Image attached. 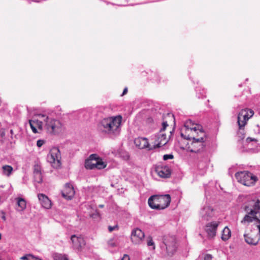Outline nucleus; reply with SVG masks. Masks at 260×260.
Instances as JSON below:
<instances>
[{
    "mask_svg": "<svg viewBox=\"0 0 260 260\" xmlns=\"http://www.w3.org/2000/svg\"><path fill=\"white\" fill-rule=\"evenodd\" d=\"M52 257L54 260H69L67 255L58 253H53Z\"/></svg>",
    "mask_w": 260,
    "mask_h": 260,
    "instance_id": "nucleus-27",
    "label": "nucleus"
},
{
    "mask_svg": "<svg viewBox=\"0 0 260 260\" xmlns=\"http://www.w3.org/2000/svg\"><path fill=\"white\" fill-rule=\"evenodd\" d=\"M145 237L144 232L139 228L133 230L131 233V239L134 244H140Z\"/></svg>",
    "mask_w": 260,
    "mask_h": 260,
    "instance_id": "nucleus-10",
    "label": "nucleus"
},
{
    "mask_svg": "<svg viewBox=\"0 0 260 260\" xmlns=\"http://www.w3.org/2000/svg\"><path fill=\"white\" fill-rule=\"evenodd\" d=\"M116 230H118V226L117 225H115L114 226L109 225L108 226V230L110 232H112V231Z\"/></svg>",
    "mask_w": 260,
    "mask_h": 260,
    "instance_id": "nucleus-34",
    "label": "nucleus"
},
{
    "mask_svg": "<svg viewBox=\"0 0 260 260\" xmlns=\"http://www.w3.org/2000/svg\"><path fill=\"white\" fill-rule=\"evenodd\" d=\"M162 199V195H153L148 200V204L149 207L153 209L161 210L162 207L161 205V200Z\"/></svg>",
    "mask_w": 260,
    "mask_h": 260,
    "instance_id": "nucleus-11",
    "label": "nucleus"
},
{
    "mask_svg": "<svg viewBox=\"0 0 260 260\" xmlns=\"http://www.w3.org/2000/svg\"><path fill=\"white\" fill-rule=\"evenodd\" d=\"M152 176L157 179V177L162 178V165L161 164L156 165L151 171Z\"/></svg>",
    "mask_w": 260,
    "mask_h": 260,
    "instance_id": "nucleus-23",
    "label": "nucleus"
},
{
    "mask_svg": "<svg viewBox=\"0 0 260 260\" xmlns=\"http://www.w3.org/2000/svg\"><path fill=\"white\" fill-rule=\"evenodd\" d=\"M71 240L73 243L74 248L80 249L85 244V240L81 236H77L75 235H72Z\"/></svg>",
    "mask_w": 260,
    "mask_h": 260,
    "instance_id": "nucleus-15",
    "label": "nucleus"
},
{
    "mask_svg": "<svg viewBox=\"0 0 260 260\" xmlns=\"http://www.w3.org/2000/svg\"><path fill=\"white\" fill-rule=\"evenodd\" d=\"M242 209L246 214L241 220L242 224H249L255 220H260V198L253 197L248 199Z\"/></svg>",
    "mask_w": 260,
    "mask_h": 260,
    "instance_id": "nucleus-2",
    "label": "nucleus"
},
{
    "mask_svg": "<svg viewBox=\"0 0 260 260\" xmlns=\"http://www.w3.org/2000/svg\"><path fill=\"white\" fill-rule=\"evenodd\" d=\"M200 214L204 219L208 220L214 215V210L212 207L207 205L201 209Z\"/></svg>",
    "mask_w": 260,
    "mask_h": 260,
    "instance_id": "nucleus-14",
    "label": "nucleus"
},
{
    "mask_svg": "<svg viewBox=\"0 0 260 260\" xmlns=\"http://www.w3.org/2000/svg\"><path fill=\"white\" fill-rule=\"evenodd\" d=\"M108 244L112 247H114L116 246V244L114 242V239H110L109 240Z\"/></svg>",
    "mask_w": 260,
    "mask_h": 260,
    "instance_id": "nucleus-36",
    "label": "nucleus"
},
{
    "mask_svg": "<svg viewBox=\"0 0 260 260\" xmlns=\"http://www.w3.org/2000/svg\"><path fill=\"white\" fill-rule=\"evenodd\" d=\"M38 199L42 206L47 209L51 207V202L48 197L43 193L38 194Z\"/></svg>",
    "mask_w": 260,
    "mask_h": 260,
    "instance_id": "nucleus-19",
    "label": "nucleus"
},
{
    "mask_svg": "<svg viewBox=\"0 0 260 260\" xmlns=\"http://www.w3.org/2000/svg\"><path fill=\"white\" fill-rule=\"evenodd\" d=\"M163 136H164V140L167 139L166 134H164Z\"/></svg>",
    "mask_w": 260,
    "mask_h": 260,
    "instance_id": "nucleus-44",
    "label": "nucleus"
},
{
    "mask_svg": "<svg viewBox=\"0 0 260 260\" xmlns=\"http://www.w3.org/2000/svg\"><path fill=\"white\" fill-rule=\"evenodd\" d=\"M47 160L54 168H59L61 165L59 149L57 147L52 148L47 155Z\"/></svg>",
    "mask_w": 260,
    "mask_h": 260,
    "instance_id": "nucleus-7",
    "label": "nucleus"
},
{
    "mask_svg": "<svg viewBox=\"0 0 260 260\" xmlns=\"http://www.w3.org/2000/svg\"><path fill=\"white\" fill-rule=\"evenodd\" d=\"M218 226V223L214 221L211 222L206 225L205 231L209 237L213 238L216 235Z\"/></svg>",
    "mask_w": 260,
    "mask_h": 260,
    "instance_id": "nucleus-16",
    "label": "nucleus"
},
{
    "mask_svg": "<svg viewBox=\"0 0 260 260\" xmlns=\"http://www.w3.org/2000/svg\"><path fill=\"white\" fill-rule=\"evenodd\" d=\"M249 139L250 140V141H253V139H251L250 138H247V139Z\"/></svg>",
    "mask_w": 260,
    "mask_h": 260,
    "instance_id": "nucleus-48",
    "label": "nucleus"
},
{
    "mask_svg": "<svg viewBox=\"0 0 260 260\" xmlns=\"http://www.w3.org/2000/svg\"><path fill=\"white\" fill-rule=\"evenodd\" d=\"M34 2H39L38 1H34Z\"/></svg>",
    "mask_w": 260,
    "mask_h": 260,
    "instance_id": "nucleus-50",
    "label": "nucleus"
},
{
    "mask_svg": "<svg viewBox=\"0 0 260 260\" xmlns=\"http://www.w3.org/2000/svg\"><path fill=\"white\" fill-rule=\"evenodd\" d=\"M186 139H191V137H188L187 138H186Z\"/></svg>",
    "mask_w": 260,
    "mask_h": 260,
    "instance_id": "nucleus-47",
    "label": "nucleus"
},
{
    "mask_svg": "<svg viewBox=\"0 0 260 260\" xmlns=\"http://www.w3.org/2000/svg\"><path fill=\"white\" fill-rule=\"evenodd\" d=\"M171 175V169L168 167L165 166L164 167V178H170Z\"/></svg>",
    "mask_w": 260,
    "mask_h": 260,
    "instance_id": "nucleus-29",
    "label": "nucleus"
},
{
    "mask_svg": "<svg viewBox=\"0 0 260 260\" xmlns=\"http://www.w3.org/2000/svg\"><path fill=\"white\" fill-rule=\"evenodd\" d=\"M212 258V256L211 254H207L205 255L204 260H211Z\"/></svg>",
    "mask_w": 260,
    "mask_h": 260,
    "instance_id": "nucleus-37",
    "label": "nucleus"
},
{
    "mask_svg": "<svg viewBox=\"0 0 260 260\" xmlns=\"http://www.w3.org/2000/svg\"><path fill=\"white\" fill-rule=\"evenodd\" d=\"M170 124L173 126H174L175 124L174 116L172 113H168L164 117V131H165L166 128Z\"/></svg>",
    "mask_w": 260,
    "mask_h": 260,
    "instance_id": "nucleus-20",
    "label": "nucleus"
},
{
    "mask_svg": "<svg viewBox=\"0 0 260 260\" xmlns=\"http://www.w3.org/2000/svg\"><path fill=\"white\" fill-rule=\"evenodd\" d=\"M17 200V207L16 210L19 212L23 211L26 207V203L24 199L18 198Z\"/></svg>",
    "mask_w": 260,
    "mask_h": 260,
    "instance_id": "nucleus-24",
    "label": "nucleus"
},
{
    "mask_svg": "<svg viewBox=\"0 0 260 260\" xmlns=\"http://www.w3.org/2000/svg\"><path fill=\"white\" fill-rule=\"evenodd\" d=\"M10 134H11V138H12V135H13V131L12 129L10 130Z\"/></svg>",
    "mask_w": 260,
    "mask_h": 260,
    "instance_id": "nucleus-43",
    "label": "nucleus"
},
{
    "mask_svg": "<svg viewBox=\"0 0 260 260\" xmlns=\"http://www.w3.org/2000/svg\"><path fill=\"white\" fill-rule=\"evenodd\" d=\"M231 237V231L230 229L225 226L222 231L221 239L223 241H226L229 239Z\"/></svg>",
    "mask_w": 260,
    "mask_h": 260,
    "instance_id": "nucleus-25",
    "label": "nucleus"
},
{
    "mask_svg": "<svg viewBox=\"0 0 260 260\" xmlns=\"http://www.w3.org/2000/svg\"><path fill=\"white\" fill-rule=\"evenodd\" d=\"M162 127L159 130V132L153 136V140H154L153 144L152 146L149 147V144L147 139L145 138L139 137L136 138L134 140V144L135 146L139 149H144L145 148H149V150L156 149L160 147L161 142L162 140Z\"/></svg>",
    "mask_w": 260,
    "mask_h": 260,
    "instance_id": "nucleus-3",
    "label": "nucleus"
},
{
    "mask_svg": "<svg viewBox=\"0 0 260 260\" xmlns=\"http://www.w3.org/2000/svg\"><path fill=\"white\" fill-rule=\"evenodd\" d=\"M34 178L35 182L41 183L43 181L41 167L38 165H35L34 167Z\"/></svg>",
    "mask_w": 260,
    "mask_h": 260,
    "instance_id": "nucleus-18",
    "label": "nucleus"
},
{
    "mask_svg": "<svg viewBox=\"0 0 260 260\" xmlns=\"http://www.w3.org/2000/svg\"><path fill=\"white\" fill-rule=\"evenodd\" d=\"M237 181L244 185L250 186L253 185L257 180L256 176L249 171H240L235 174Z\"/></svg>",
    "mask_w": 260,
    "mask_h": 260,
    "instance_id": "nucleus-5",
    "label": "nucleus"
},
{
    "mask_svg": "<svg viewBox=\"0 0 260 260\" xmlns=\"http://www.w3.org/2000/svg\"><path fill=\"white\" fill-rule=\"evenodd\" d=\"M244 238L245 241L249 245H256L259 240V236H258L256 233L255 231H251L250 232L245 233L244 234Z\"/></svg>",
    "mask_w": 260,
    "mask_h": 260,
    "instance_id": "nucleus-12",
    "label": "nucleus"
},
{
    "mask_svg": "<svg viewBox=\"0 0 260 260\" xmlns=\"http://www.w3.org/2000/svg\"><path fill=\"white\" fill-rule=\"evenodd\" d=\"M98 214L95 213V214H93L91 215L90 216L92 218H94L95 216H98Z\"/></svg>",
    "mask_w": 260,
    "mask_h": 260,
    "instance_id": "nucleus-42",
    "label": "nucleus"
},
{
    "mask_svg": "<svg viewBox=\"0 0 260 260\" xmlns=\"http://www.w3.org/2000/svg\"><path fill=\"white\" fill-rule=\"evenodd\" d=\"M38 116L42 120H43L45 123L44 127L48 133L55 134L60 131L61 123L59 120L49 117L44 114H39Z\"/></svg>",
    "mask_w": 260,
    "mask_h": 260,
    "instance_id": "nucleus-4",
    "label": "nucleus"
},
{
    "mask_svg": "<svg viewBox=\"0 0 260 260\" xmlns=\"http://www.w3.org/2000/svg\"><path fill=\"white\" fill-rule=\"evenodd\" d=\"M166 250L169 255H172L176 250V242L174 237H171V242L165 243Z\"/></svg>",
    "mask_w": 260,
    "mask_h": 260,
    "instance_id": "nucleus-22",
    "label": "nucleus"
},
{
    "mask_svg": "<svg viewBox=\"0 0 260 260\" xmlns=\"http://www.w3.org/2000/svg\"><path fill=\"white\" fill-rule=\"evenodd\" d=\"M173 158H174V155L172 153L164 155V160H167L168 159H172Z\"/></svg>",
    "mask_w": 260,
    "mask_h": 260,
    "instance_id": "nucleus-33",
    "label": "nucleus"
},
{
    "mask_svg": "<svg viewBox=\"0 0 260 260\" xmlns=\"http://www.w3.org/2000/svg\"><path fill=\"white\" fill-rule=\"evenodd\" d=\"M45 141L44 140H41V139L38 140L37 142V146L40 148L43 146V145L45 143Z\"/></svg>",
    "mask_w": 260,
    "mask_h": 260,
    "instance_id": "nucleus-35",
    "label": "nucleus"
},
{
    "mask_svg": "<svg viewBox=\"0 0 260 260\" xmlns=\"http://www.w3.org/2000/svg\"><path fill=\"white\" fill-rule=\"evenodd\" d=\"M122 119L120 115L104 118L98 122L97 129L103 135L115 138L120 134Z\"/></svg>",
    "mask_w": 260,
    "mask_h": 260,
    "instance_id": "nucleus-1",
    "label": "nucleus"
},
{
    "mask_svg": "<svg viewBox=\"0 0 260 260\" xmlns=\"http://www.w3.org/2000/svg\"><path fill=\"white\" fill-rule=\"evenodd\" d=\"M2 213L3 214V216H2V218L4 220H6V216H5V213L4 212H2Z\"/></svg>",
    "mask_w": 260,
    "mask_h": 260,
    "instance_id": "nucleus-40",
    "label": "nucleus"
},
{
    "mask_svg": "<svg viewBox=\"0 0 260 260\" xmlns=\"http://www.w3.org/2000/svg\"><path fill=\"white\" fill-rule=\"evenodd\" d=\"M174 131V128H173L172 131H171L170 132V135H169V139L170 138L171 136H172V133Z\"/></svg>",
    "mask_w": 260,
    "mask_h": 260,
    "instance_id": "nucleus-41",
    "label": "nucleus"
},
{
    "mask_svg": "<svg viewBox=\"0 0 260 260\" xmlns=\"http://www.w3.org/2000/svg\"><path fill=\"white\" fill-rule=\"evenodd\" d=\"M75 191L72 184L67 183L63 189L61 191L62 197L68 200H71L74 196Z\"/></svg>",
    "mask_w": 260,
    "mask_h": 260,
    "instance_id": "nucleus-13",
    "label": "nucleus"
},
{
    "mask_svg": "<svg viewBox=\"0 0 260 260\" xmlns=\"http://www.w3.org/2000/svg\"><path fill=\"white\" fill-rule=\"evenodd\" d=\"M104 205H100L99 206V208H103V207H104Z\"/></svg>",
    "mask_w": 260,
    "mask_h": 260,
    "instance_id": "nucleus-45",
    "label": "nucleus"
},
{
    "mask_svg": "<svg viewBox=\"0 0 260 260\" xmlns=\"http://www.w3.org/2000/svg\"><path fill=\"white\" fill-rule=\"evenodd\" d=\"M196 91H197V96L198 97V98H203L204 97L206 96L205 95V91L203 90H202V92H201V93H198V91H199V89L198 88H196Z\"/></svg>",
    "mask_w": 260,
    "mask_h": 260,
    "instance_id": "nucleus-32",
    "label": "nucleus"
},
{
    "mask_svg": "<svg viewBox=\"0 0 260 260\" xmlns=\"http://www.w3.org/2000/svg\"><path fill=\"white\" fill-rule=\"evenodd\" d=\"M106 167V165L102 161L97 154H91L89 158L86 159L85 162V167L87 169H102Z\"/></svg>",
    "mask_w": 260,
    "mask_h": 260,
    "instance_id": "nucleus-6",
    "label": "nucleus"
},
{
    "mask_svg": "<svg viewBox=\"0 0 260 260\" xmlns=\"http://www.w3.org/2000/svg\"><path fill=\"white\" fill-rule=\"evenodd\" d=\"M147 245L148 247L152 246V249H155L154 243L152 238L150 237H149L147 239Z\"/></svg>",
    "mask_w": 260,
    "mask_h": 260,
    "instance_id": "nucleus-31",
    "label": "nucleus"
},
{
    "mask_svg": "<svg viewBox=\"0 0 260 260\" xmlns=\"http://www.w3.org/2000/svg\"><path fill=\"white\" fill-rule=\"evenodd\" d=\"M184 126L187 131L190 130V131H193L194 132L200 131V132H202L201 131V126L199 124L193 123L191 120H187L184 124Z\"/></svg>",
    "mask_w": 260,
    "mask_h": 260,
    "instance_id": "nucleus-21",
    "label": "nucleus"
},
{
    "mask_svg": "<svg viewBox=\"0 0 260 260\" xmlns=\"http://www.w3.org/2000/svg\"><path fill=\"white\" fill-rule=\"evenodd\" d=\"M127 92V88H125L124 89L123 91L122 95H123L125 94Z\"/></svg>",
    "mask_w": 260,
    "mask_h": 260,
    "instance_id": "nucleus-39",
    "label": "nucleus"
},
{
    "mask_svg": "<svg viewBox=\"0 0 260 260\" xmlns=\"http://www.w3.org/2000/svg\"><path fill=\"white\" fill-rule=\"evenodd\" d=\"M43 120L41 121L38 119L29 120V124L32 132L35 134L38 133L37 128L42 131L43 127Z\"/></svg>",
    "mask_w": 260,
    "mask_h": 260,
    "instance_id": "nucleus-17",
    "label": "nucleus"
},
{
    "mask_svg": "<svg viewBox=\"0 0 260 260\" xmlns=\"http://www.w3.org/2000/svg\"><path fill=\"white\" fill-rule=\"evenodd\" d=\"M192 139L193 141L191 143V145L188 147L189 151L194 153H199L203 151L206 146L205 143L204 141V138L201 137L196 139L193 137Z\"/></svg>",
    "mask_w": 260,
    "mask_h": 260,
    "instance_id": "nucleus-9",
    "label": "nucleus"
},
{
    "mask_svg": "<svg viewBox=\"0 0 260 260\" xmlns=\"http://www.w3.org/2000/svg\"><path fill=\"white\" fill-rule=\"evenodd\" d=\"M21 259L22 260H42L41 259L37 258L31 254L23 256L21 257Z\"/></svg>",
    "mask_w": 260,
    "mask_h": 260,
    "instance_id": "nucleus-30",
    "label": "nucleus"
},
{
    "mask_svg": "<svg viewBox=\"0 0 260 260\" xmlns=\"http://www.w3.org/2000/svg\"><path fill=\"white\" fill-rule=\"evenodd\" d=\"M1 237H2V236H1V234H0V240L1 239Z\"/></svg>",
    "mask_w": 260,
    "mask_h": 260,
    "instance_id": "nucleus-49",
    "label": "nucleus"
},
{
    "mask_svg": "<svg viewBox=\"0 0 260 260\" xmlns=\"http://www.w3.org/2000/svg\"><path fill=\"white\" fill-rule=\"evenodd\" d=\"M120 260H129V256L127 254H124Z\"/></svg>",
    "mask_w": 260,
    "mask_h": 260,
    "instance_id": "nucleus-38",
    "label": "nucleus"
},
{
    "mask_svg": "<svg viewBox=\"0 0 260 260\" xmlns=\"http://www.w3.org/2000/svg\"><path fill=\"white\" fill-rule=\"evenodd\" d=\"M254 114V112L250 109H242L238 116V123L239 128H242L246 124L248 120Z\"/></svg>",
    "mask_w": 260,
    "mask_h": 260,
    "instance_id": "nucleus-8",
    "label": "nucleus"
},
{
    "mask_svg": "<svg viewBox=\"0 0 260 260\" xmlns=\"http://www.w3.org/2000/svg\"><path fill=\"white\" fill-rule=\"evenodd\" d=\"M168 142V140L163 144V146H165V145Z\"/></svg>",
    "mask_w": 260,
    "mask_h": 260,
    "instance_id": "nucleus-46",
    "label": "nucleus"
},
{
    "mask_svg": "<svg viewBox=\"0 0 260 260\" xmlns=\"http://www.w3.org/2000/svg\"><path fill=\"white\" fill-rule=\"evenodd\" d=\"M2 170L4 175L7 176H10L13 171V168L11 166L4 165L2 167Z\"/></svg>",
    "mask_w": 260,
    "mask_h": 260,
    "instance_id": "nucleus-26",
    "label": "nucleus"
},
{
    "mask_svg": "<svg viewBox=\"0 0 260 260\" xmlns=\"http://www.w3.org/2000/svg\"><path fill=\"white\" fill-rule=\"evenodd\" d=\"M171 201V198L170 194H164V209L168 207Z\"/></svg>",
    "mask_w": 260,
    "mask_h": 260,
    "instance_id": "nucleus-28",
    "label": "nucleus"
}]
</instances>
